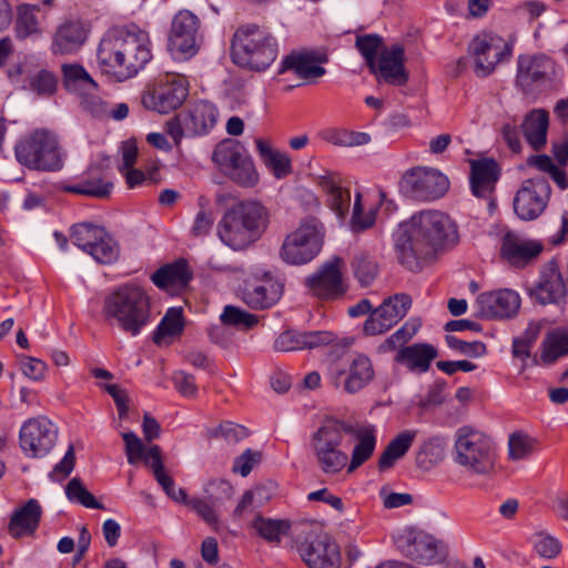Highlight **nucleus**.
Here are the masks:
<instances>
[{
	"mask_svg": "<svg viewBox=\"0 0 568 568\" xmlns=\"http://www.w3.org/2000/svg\"><path fill=\"white\" fill-rule=\"evenodd\" d=\"M457 241L456 225L446 214L423 211L403 224L395 244L397 260L407 270L417 272L439 248Z\"/></svg>",
	"mask_w": 568,
	"mask_h": 568,
	"instance_id": "f257e3e1",
	"label": "nucleus"
},
{
	"mask_svg": "<svg viewBox=\"0 0 568 568\" xmlns=\"http://www.w3.org/2000/svg\"><path fill=\"white\" fill-rule=\"evenodd\" d=\"M97 59L103 73L130 79L152 60L150 36L136 26L112 28L101 39Z\"/></svg>",
	"mask_w": 568,
	"mask_h": 568,
	"instance_id": "f03ea898",
	"label": "nucleus"
},
{
	"mask_svg": "<svg viewBox=\"0 0 568 568\" xmlns=\"http://www.w3.org/2000/svg\"><path fill=\"white\" fill-rule=\"evenodd\" d=\"M102 313L111 325L138 336L152 321L151 300L142 287L122 285L104 298Z\"/></svg>",
	"mask_w": 568,
	"mask_h": 568,
	"instance_id": "7ed1b4c3",
	"label": "nucleus"
},
{
	"mask_svg": "<svg viewBox=\"0 0 568 568\" xmlns=\"http://www.w3.org/2000/svg\"><path fill=\"white\" fill-rule=\"evenodd\" d=\"M268 223L264 205L257 201H241L225 212L219 224V236L233 250H244L262 236Z\"/></svg>",
	"mask_w": 568,
	"mask_h": 568,
	"instance_id": "20e7f679",
	"label": "nucleus"
},
{
	"mask_svg": "<svg viewBox=\"0 0 568 568\" xmlns=\"http://www.w3.org/2000/svg\"><path fill=\"white\" fill-rule=\"evenodd\" d=\"M277 42L256 24L240 28L233 36V61L250 70L264 71L277 57Z\"/></svg>",
	"mask_w": 568,
	"mask_h": 568,
	"instance_id": "39448f33",
	"label": "nucleus"
},
{
	"mask_svg": "<svg viewBox=\"0 0 568 568\" xmlns=\"http://www.w3.org/2000/svg\"><path fill=\"white\" fill-rule=\"evenodd\" d=\"M455 462L467 471L490 476L495 470V450L490 438L470 427H460L455 435Z\"/></svg>",
	"mask_w": 568,
	"mask_h": 568,
	"instance_id": "423d86ee",
	"label": "nucleus"
},
{
	"mask_svg": "<svg viewBox=\"0 0 568 568\" xmlns=\"http://www.w3.org/2000/svg\"><path fill=\"white\" fill-rule=\"evenodd\" d=\"M323 241L324 227L321 221L314 216L306 217L285 236L280 257L292 265L308 263L320 253Z\"/></svg>",
	"mask_w": 568,
	"mask_h": 568,
	"instance_id": "0eeeda50",
	"label": "nucleus"
},
{
	"mask_svg": "<svg viewBox=\"0 0 568 568\" xmlns=\"http://www.w3.org/2000/svg\"><path fill=\"white\" fill-rule=\"evenodd\" d=\"M17 160L39 171H59L63 160L57 139L44 130H37L16 145Z\"/></svg>",
	"mask_w": 568,
	"mask_h": 568,
	"instance_id": "6e6552de",
	"label": "nucleus"
},
{
	"mask_svg": "<svg viewBox=\"0 0 568 568\" xmlns=\"http://www.w3.org/2000/svg\"><path fill=\"white\" fill-rule=\"evenodd\" d=\"M212 161L240 185L253 186L258 180L252 158L237 140L224 139L221 141L213 151Z\"/></svg>",
	"mask_w": 568,
	"mask_h": 568,
	"instance_id": "1a4fd4ad",
	"label": "nucleus"
},
{
	"mask_svg": "<svg viewBox=\"0 0 568 568\" xmlns=\"http://www.w3.org/2000/svg\"><path fill=\"white\" fill-rule=\"evenodd\" d=\"M556 64L546 54L520 55L517 61L516 84L524 95L536 98L551 87Z\"/></svg>",
	"mask_w": 568,
	"mask_h": 568,
	"instance_id": "9d476101",
	"label": "nucleus"
},
{
	"mask_svg": "<svg viewBox=\"0 0 568 568\" xmlns=\"http://www.w3.org/2000/svg\"><path fill=\"white\" fill-rule=\"evenodd\" d=\"M449 187L448 179L436 169L416 166L404 173L399 191L407 199L434 201L442 197Z\"/></svg>",
	"mask_w": 568,
	"mask_h": 568,
	"instance_id": "9b49d317",
	"label": "nucleus"
},
{
	"mask_svg": "<svg viewBox=\"0 0 568 568\" xmlns=\"http://www.w3.org/2000/svg\"><path fill=\"white\" fill-rule=\"evenodd\" d=\"M467 52L474 59V72L479 78L489 75L500 61L511 54L503 38L488 32L475 36Z\"/></svg>",
	"mask_w": 568,
	"mask_h": 568,
	"instance_id": "f8f14e48",
	"label": "nucleus"
},
{
	"mask_svg": "<svg viewBox=\"0 0 568 568\" xmlns=\"http://www.w3.org/2000/svg\"><path fill=\"white\" fill-rule=\"evenodd\" d=\"M551 187L545 176L525 180L514 197V211L523 221L536 220L548 205Z\"/></svg>",
	"mask_w": 568,
	"mask_h": 568,
	"instance_id": "ddd939ff",
	"label": "nucleus"
},
{
	"mask_svg": "<svg viewBox=\"0 0 568 568\" xmlns=\"http://www.w3.org/2000/svg\"><path fill=\"white\" fill-rule=\"evenodd\" d=\"M187 97L185 80L179 75H166L165 80L149 87L142 95V104L159 113L178 109Z\"/></svg>",
	"mask_w": 568,
	"mask_h": 568,
	"instance_id": "4468645a",
	"label": "nucleus"
},
{
	"mask_svg": "<svg viewBox=\"0 0 568 568\" xmlns=\"http://www.w3.org/2000/svg\"><path fill=\"white\" fill-rule=\"evenodd\" d=\"M297 549L308 568H338V546L326 534H316L312 529L305 531L304 540L298 541Z\"/></svg>",
	"mask_w": 568,
	"mask_h": 568,
	"instance_id": "2eb2a0df",
	"label": "nucleus"
},
{
	"mask_svg": "<svg viewBox=\"0 0 568 568\" xmlns=\"http://www.w3.org/2000/svg\"><path fill=\"white\" fill-rule=\"evenodd\" d=\"M58 429L45 417L30 418L27 420L19 435L20 447L31 458L45 456L54 446Z\"/></svg>",
	"mask_w": 568,
	"mask_h": 568,
	"instance_id": "dca6fc26",
	"label": "nucleus"
},
{
	"mask_svg": "<svg viewBox=\"0 0 568 568\" xmlns=\"http://www.w3.org/2000/svg\"><path fill=\"white\" fill-rule=\"evenodd\" d=\"M199 19L189 10L179 11L172 21L169 50L178 58L189 59L197 52L196 33Z\"/></svg>",
	"mask_w": 568,
	"mask_h": 568,
	"instance_id": "f3484780",
	"label": "nucleus"
},
{
	"mask_svg": "<svg viewBox=\"0 0 568 568\" xmlns=\"http://www.w3.org/2000/svg\"><path fill=\"white\" fill-rule=\"evenodd\" d=\"M520 306L519 295L511 290L485 292L477 296L474 308L477 318H509Z\"/></svg>",
	"mask_w": 568,
	"mask_h": 568,
	"instance_id": "a211bd4d",
	"label": "nucleus"
},
{
	"mask_svg": "<svg viewBox=\"0 0 568 568\" xmlns=\"http://www.w3.org/2000/svg\"><path fill=\"white\" fill-rule=\"evenodd\" d=\"M343 265L341 257H333L325 263L317 273L306 278L310 291L323 300H334L344 295L346 287L341 271Z\"/></svg>",
	"mask_w": 568,
	"mask_h": 568,
	"instance_id": "6ab92c4d",
	"label": "nucleus"
},
{
	"mask_svg": "<svg viewBox=\"0 0 568 568\" xmlns=\"http://www.w3.org/2000/svg\"><path fill=\"white\" fill-rule=\"evenodd\" d=\"M404 62V47L394 44L388 49L381 50L378 59L374 62V69H369V71L377 77L378 81L400 87L408 81Z\"/></svg>",
	"mask_w": 568,
	"mask_h": 568,
	"instance_id": "aec40b11",
	"label": "nucleus"
},
{
	"mask_svg": "<svg viewBox=\"0 0 568 568\" xmlns=\"http://www.w3.org/2000/svg\"><path fill=\"white\" fill-rule=\"evenodd\" d=\"M500 170L494 159H480L470 161L469 182L474 196L488 201L494 206L493 193L499 179Z\"/></svg>",
	"mask_w": 568,
	"mask_h": 568,
	"instance_id": "412c9836",
	"label": "nucleus"
},
{
	"mask_svg": "<svg viewBox=\"0 0 568 568\" xmlns=\"http://www.w3.org/2000/svg\"><path fill=\"white\" fill-rule=\"evenodd\" d=\"M567 288L555 262H550L542 271L536 286L530 290V296L540 305H559L566 297Z\"/></svg>",
	"mask_w": 568,
	"mask_h": 568,
	"instance_id": "4be33fe9",
	"label": "nucleus"
},
{
	"mask_svg": "<svg viewBox=\"0 0 568 568\" xmlns=\"http://www.w3.org/2000/svg\"><path fill=\"white\" fill-rule=\"evenodd\" d=\"M542 244L507 232L503 239L501 256L513 266L524 267L542 252Z\"/></svg>",
	"mask_w": 568,
	"mask_h": 568,
	"instance_id": "5701e85b",
	"label": "nucleus"
},
{
	"mask_svg": "<svg viewBox=\"0 0 568 568\" xmlns=\"http://www.w3.org/2000/svg\"><path fill=\"white\" fill-rule=\"evenodd\" d=\"M88 34L89 28L83 21L67 20L54 32L52 50L61 54L77 52L87 41Z\"/></svg>",
	"mask_w": 568,
	"mask_h": 568,
	"instance_id": "b1692460",
	"label": "nucleus"
},
{
	"mask_svg": "<svg viewBox=\"0 0 568 568\" xmlns=\"http://www.w3.org/2000/svg\"><path fill=\"white\" fill-rule=\"evenodd\" d=\"M438 544L433 536L422 530L412 529L406 535L403 552L413 561L429 565L440 560Z\"/></svg>",
	"mask_w": 568,
	"mask_h": 568,
	"instance_id": "393cba45",
	"label": "nucleus"
},
{
	"mask_svg": "<svg viewBox=\"0 0 568 568\" xmlns=\"http://www.w3.org/2000/svg\"><path fill=\"white\" fill-rule=\"evenodd\" d=\"M42 517V507L37 499H29L23 506L17 508L8 524V532L18 539L31 537L36 534Z\"/></svg>",
	"mask_w": 568,
	"mask_h": 568,
	"instance_id": "a878e982",
	"label": "nucleus"
},
{
	"mask_svg": "<svg viewBox=\"0 0 568 568\" xmlns=\"http://www.w3.org/2000/svg\"><path fill=\"white\" fill-rule=\"evenodd\" d=\"M282 284L272 278L257 283H246L242 291V301L251 308L265 310L273 306L282 296Z\"/></svg>",
	"mask_w": 568,
	"mask_h": 568,
	"instance_id": "bb28decb",
	"label": "nucleus"
},
{
	"mask_svg": "<svg viewBox=\"0 0 568 568\" xmlns=\"http://www.w3.org/2000/svg\"><path fill=\"white\" fill-rule=\"evenodd\" d=\"M192 278V272L185 260H180L173 264H168L155 271L151 280L162 290L174 293L185 288Z\"/></svg>",
	"mask_w": 568,
	"mask_h": 568,
	"instance_id": "cd10ccee",
	"label": "nucleus"
},
{
	"mask_svg": "<svg viewBox=\"0 0 568 568\" xmlns=\"http://www.w3.org/2000/svg\"><path fill=\"white\" fill-rule=\"evenodd\" d=\"M323 62L314 52H292L282 62L280 73L293 71L298 78L312 81L326 73V70L318 65Z\"/></svg>",
	"mask_w": 568,
	"mask_h": 568,
	"instance_id": "c85d7f7f",
	"label": "nucleus"
},
{
	"mask_svg": "<svg viewBox=\"0 0 568 568\" xmlns=\"http://www.w3.org/2000/svg\"><path fill=\"white\" fill-rule=\"evenodd\" d=\"M437 355V349L433 345L417 343L399 348L396 353L395 362L404 365L410 372L425 373Z\"/></svg>",
	"mask_w": 568,
	"mask_h": 568,
	"instance_id": "c756f323",
	"label": "nucleus"
},
{
	"mask_svg": "<svg viewBox=\"0 0 568 568\" xmlns=\"http://www.w3.org/2000/svg\"><path fill=\"white\" fill-rule=\"evenodd\" d=\"M349 436L357 440L347 469L352 473L372 457L376 447V429L369 424L354 423Z\"/></svg>",
	"mask_w": 568,
	"mask_h": 568,
	"instance_id": "7c9ffc66",
	"label": "nucleus"
},
{
	"mask_svg": "<svg viewBox=\"0 0 568 568\" xmlns=\"http://www.w3.org/2000/svg\"><path fill=\"white\" fill-rule=\"evenodd\" d=\"M354 423L336 418H327L323 425L313 434V447L338 448L342 445L344 435H351Z\"/></svg>",
	"mask_w": 568,
	"mask_h": 568,
	"instance_id": "2f4dec72",
	"label": "nucleus"
},
{
	"mask_svg": "<svg viewBox=\"0 0 568 568\" xmlns=\"http://www.w3.org/2000/svg\"><path fill=\"white\" fill-rule=\"evenodd\" d=\"M548 112L542 109L531 110L524 119L520 128L528 144L535 150H541L547 143Z\"/></svg>",
	"mask_w": 568,
	"mask_h": 568,
	"instance_id": "473e14b6",
	"label": "nucleus"
},
{
	"mask_svg": "<svg viewBox=\"0 0 568 568\" xmlns=\"http://www.w3.org/2000/svg\"><path fill=\"white\" fill-rule=\"evenodd\" d=\"M185 116V131L190 135L207 133L216 123L217 112L215 106L206 101H200Z\"/></svg>",
	"mask_w": 568,
	"mask_h": 568,
	"instance_id": "72a5a7b5",
	"label": "nucleus"
},
{
	"mask_svg": "<svg viewBox=\"0 0 568 568\" xmlns=\"http://www.w3.org/2000/svg\"><path fill=\"white\" fill-rule=\"evenodd\" d=\"M417 430H404L393 438L381 454L377 467L379 471L390 469L410 448Z\"/></svg>",
	"mask_w": 568,
	"mask_h": 568,
	"instance_id": "f704fd0d",
	"label": "nucleus"
},
{
	"mask_svg": "<svg viewBox=\"0 0 568 568\" xmlns=\"http://www.w3.org/2000/svg\"><path fill=\"white\" fill-rule=\"evenodd\" d=\"M373 378L374 369L371 359L366 355L359 354L352 361L344 389L349 394L356 393Z\"/></svg>",
	"mask_w": 568,
	"mask_h": 568,
	"instance_id": "c9c22d12",
	"label": "nucleus"
},
{
	"mask_svg": "<svg viewBox=\"0 0 568 568\" xmlns=\"http://www.w3.org/2000/svg\"><path fill=\"white\" fill-rule=\"evenodd\" d=\"M541 348L540 361L544 364H552L559 357L568 355V329L549 331L542 341Z\"/></svg>",
	"mask_w": 568,
	"mask_h": 568,
	"instance_id": "e433bc0d",
	"label": "nucleus"
},
{
	"mask_svg": "<svg viewBox=\"0 0 568 568\" xmlns=\"http://www.w3.org/2000/svg\"><path fill=\"white\" fill-rule=\"evenodd\" d=\"M256 149L263 162L278 179L292 172L291 158L281 151L274 150L266 141L256 139Z\"/></svg>",
	"mask_w": 568,
	"mask_h": 568,
	"instance_id": "4c0bfd02",
	"label": "nucleus"
},
{
	"mask_svg": "<svg viewBox=\"0 0 568 568\" xmlns=\"http://www.w3.org/2000/svg\"><path fill=\"white\" fill-rule=\"evenodd\" d=\"M184 328L183 314L181 307L169 308L156 329L153 333L152 339L155 344L161 345L163 339L168 336H179Z\"/></svg>",
	"mask_w": 568,
	"mask_h": 568,
	"instance_id": "58836bf2",
	"label": "nucleus"
},
{
	"mask_svg": "<svg viewBox=\"0 0 568 568\" xmlns=\"http://www.w3.org/2000/svg\"><path fill=\"white\" fill-rule=\"evenodd\" d=\"M257 535L268 542L278 544L282 536L287 535L291 524L285 519H271L257 515L253 520Z\"/></svg>",
	"mask_w": 568,
	"mask_h": 568,
	"instance_id": "ea45409f",
	"label": "nucleus"
},
{
	"mask_svg": "<svg viewBox=\"0 0 568 568\" xmlns=\"http://www.w3.org/2000/svg\"><path fill=\"white\" fill-rule=\"evenodd\" d=\"M39 12V7L34 4H21L18 7L16 21V32L18 38L24 39L41 32L37 17Z\"/></svg>",
	"mask_w": 568,
	"mask_h": 568,
	"instance_id": "a19ab883",
	"label": "nucleus"
},
{
	"mask_svg": "<svg viewBox=\"0 0 568 568\" xmlns=\"http://www.w3.org/2000/svg\"><path fill=\"white\" fill-rule=\"evenodd\" d=\"M63 83L69 90H97L98 84L80 64H64L62 67Z\"/></svg>",
	"mask_w": 568,
	"mask_h": 568,
	"instance_id": "79ce46f5",
	"label": "nucleus"
},
{
	"mask_svg": "<svg viewBox=\"0 0 568 568\" xmlns=\"http://www.w3.org/2000/svg\"><path fill=\"white\" fill-rule=\"evenodd\" d=\"M321 469L325 474L339 473L347 464L348 456L339 448L313 447Z\"/></svg>",
	"mask_w": 568,
	"mask_h": 568,
	"instance_id": "37998d69",
	"label": "nucleus"
},
{
	"mask_svg": "<svg viewBox=\"0 0 568 568\" xmlns=\"http://www.w3.org/2000/svg\"><path fill=\"white\" fill-rule=\"evenodd\" d=\"M113 183L99 179H88L78 185L62 186V190L70 193L81 194L97 199H108L111 195Z\"/></svg>",
	"mask_w": 568,
	"mask_h": 568,
	"instance_id": "c03bdc74",
	"label": "nucleus"
},
{
	"mask_svg": "<svg viewBox=\"0 0 568 568\" xmlns=\"http://www.w3.org/2000/svg\"><path fill=\"white\" fill-rule=\"evenodd\" d=\"M412 306V298L407 294H396L384 300L377 307L387 321L394 326L408 312Z\"/></svg>",
	"mask_w": 568,
	"mask_h": 568,
	"instance_id": "a18cd8bd",
	"label": "nucleus"
},
{
	"mask_svg": "<svg viewBox=\"0 0 568 568\" xmlns=\"http://www.w3.org/2000/svg\"><path fill=\"white\" fill-rule=\"evenodd\" d=\"M352 268L355 277L362 286H368L378 274L377 262L367 253L356 254L352 261Z\"/></svg>",
	"mask_w": 568,
	"mask_h": 568,
	"instance_id": "49530a36",
	"label": "nucleus"
},
{
	"mask_svg": "<svg viewBox=\"0 0 568 568\" xmlns=\"http://www.w3.org/2000/svg\"><path fill=\"white\" fill-rule=\"evenodd\" d=\"M105 230L91 223H79L72 227L73 243L88 253L97 241L101 240Z\"/></svg>",
	"mask_w": 568,
	"mask_h": 568,
	"instance_id": "de8ad7c7",
	"label": "nucleus"
},
{
	"mask_svg": "<svg viewBox=\"0 0 568 568\" xmlns=\"http://www.w3.org/2000/svg\"><path fill=\"white\" fill-rule=\"evenodd\" d=\"M65 495L69 500L79 503L87 508L104 509V506L84 487L78 477L72 478L65 486Z\"/></svg>",
	"mask_w": 568,
	"mask_h": 568,
	"instance_id": "09e8293b",
	"label": "nucleus"
},
{
	"mask_svg": "<svg viewBox=\"0 0 568 568\" xmlns=\"http://www.w3.org/2000/svg\"><path fill=\"white\" fill-rule=\"evenodd\" d=\"M220 320L224 325L245 329H250L258 323L256 315L233 305H226L224 307Z\"/></svg>",
	"mask_w": 568,
	"mask_h": 568,
	"instance_id": "8fccbe9b",
	"label": "nucleus"
},
{
	"mask_svg": "<svg viewBox=\"0 0 568 568\" xmlns=\"http://www.w3.org/2000/svg\"><path fill=\"white\" fill-rule=\"evenodd\" d=\"M88 253L101 264H110L119 257V246L116 242L106 233H103L101 240L88 251Z\"/></svg>",
	"mask_w": 568,
	"mask_h": 568,
	"instance_id": "3c124183",
	"label": "nucleus"
},
{
	"mask_svg": "<svg viewBox=\"0 0 568 568\" xmlns=\"http://www.w3.org/2000/svg\"><path fill=\"white\" fill-rule=\"evenodd\" d=\"M185 505L194 510L212 529L215 531L220 530L221 523L217 511L220 506L213 505L207 498H191Z\"/></svg>",
	"mask_w": 568,
	"mask_h": 568,
	"instance_id": "603ef678",
	"label": "nucleus"
},
{
	"mask_svg": "<svg viewBox=\"0 0 568 568\" xmlns=\"http://www.w3.org/2000/svg\"><path fill=\"white\" fill-rule=\"evenodd\" d=\"M356 48L364 57L368 69H374L376 54L383 45V39L378 34H364L356 38Z\"/></svg>",
	"mask_w": 568,
	"mask_h": 568,
	"instance_id": "864d4df0",
	"label": "nucleus"
},
{
	"mask_svg": "<svg viewBox=\"0 0 568 568\" xmlns=\"http://www.w3.org/2000/svg\"><path fill=\"white\" fill-rule=\"evenodd\" d=\"M534 439L523 433H514L509 437V457L519 460L528 457L534 450Z\"/></svg>",
	"mask_w": 568,
	"mask_h": 568,
	"instance_id": "5fc2aeb1",
	"label": "nucleus"
},
{
	"mask_svg": "<svg viewBox=\"0 0 568 568\" xmlns=\"http://www.w3.org/2000/svg\"><path fill=\"white\" fill-rule=\"evenodd\" d=\"M205 494L213 505L221 506L233 496V486L224 479H212L205 487Z\"/></svg>",
	"mask_w": 568,
	"mask_h": 568,
	"instance_id": "6e6d98bb",
	"label": "nucleus"
},
{
	"mask_svg": "<svg viewBox=\"0 0 568 568\" xmlns=\"http://www.w3.org/2000/svg\"><path fill=\"white\" fill-rule=\"evenodd\" d=\"M328 141L338 146H361L367 144L371 136L365 132L333 131Z\"/></svg>",
	"mask_w": 568,
	"mask_h": 568,
	"instance_id": "4d7b16f0",
	"label": "nucleus"
},
{
	"mask_svg": "<svg viewBox=\"0 0 568 568\" xmlns=\"http://www.w3.org/2000/svg\"><path fill=\"white\" fill-rule=\"evenodd\" d=\"M211 436L222 437L229 443H237L248 436V430L233 422H224L211 430Z\"/></svg>",
	"mask_w": 568,
	"mask_h": 568,
	"instance_id": "13d9d810",
	"label": "nucleus"
},
{
	"mask_svg": "<svg viewBox=\"0 0 568 568\" xmlns=\"http://www.w3.org/2000/svg\"><path fill=\"white\" fill-rule=\"evenodd\" d=\"M30 88L40 95H50L55 92L57 78L47 70H41L30 78Z\"/></svg>",
	"mask_w": 568,
	"mask_h": 568,
	"instance_id": "bf43d9fd",
	"label": "nucleus"
},
{
	"mask_svg": "<svg viewBox=\"0 0 568 568\" xmlns=\"http://www.w3.org/2000/svg\"><path fill=\"white\" fill-rule=\"evenodd\" d=\"M537 537L538 541L535 544V550L540 557L554 559L561 552V542L554 536L539 532Z\"/></svg>",
	"mask_w": 568,
	"mask_h": 568,
	"instance_id": "052dcab7",
	"label": "nucleus"
},
{
	"mask_svg": "<svg viewBox=\"0 0 568 568\" xmlns=\"http://www.w3.org/2000/svg\"><path fill=\"white\" fill-rule=\"evenodd\" d=\"M392 327L393 325L387 321L385 315H383L378 308H375L365 321L363 332L367 336H375L387 332Z\"/></svg>",
	"mask_w": 568,
	"mask_h": 568,
	"instance_id": "680f3d73",
	"label": "nucleus"
},
{
	"mask_svg": "<svg viewBox=\"0 0 568 568\" xmlns=\"http://www.w3.org/2000/svg\"><path fill=\"white\" fill-rule=\"evenodd\" d=\"M81 105L84 111L90 113L93 118L97 119H108L110 113V108L106 102H104L100 97L91 94L90 91H87L82 95Z\"/></svg>",
	"mask_w": 568,
	"mask_h": 568,
	"instance_id": "e2e57ef3",
	"label": "nucleus"
},
{
	"mask_svg": "<svg viewBox=\"0 0 568 568\" xmlns=\"http://www.w3.org/2000/svg\"><path fill=\"white\" fill-rule=\"evenodd\" d=\"M154 478L171 499H173L176 503H187L189 498L186 491L182 488L175 487L174 480L166 473V470L154 475Z\"/></svg>",
	"mask_w": 568,
	"mask_h": 568,
	"instance_id": "0e129e2a",
	"label": "nucleus"
},
{
	"mask_svg": "<svg viewBox=\"0 0 568 568\" xmlns=\"http://www.w3.org/2000/svg\"><path fill=\"white\" fill-rule=\"evenodd\" d=\"M445 339L450 348L456 349L465 355L481 356L486 353V345L481 342H465L453 335H447Z\"/></svg>",
	"mask_w": 568,
	"mask_h": 568,
	"instance_id": "69168bd1",
	"label": "nucleus"
},
{
	"mask_svg": "<svg viewBox=\"0 0 568 568\" xmlns=\"http://www.w3.org/2000/svg\"><path fill=\"white\" fill-rule=\"evenodd\" d=\"M122 438L125 444V454L129 464H136L143 458L145 452L142 440L133 432L123 433Z\"/></svg>",
	"mask_w": 568,
	"mask_h": 568,
	"instance_id": "338daca9",
	"label": "nucleus"
},
{
	"mask_svg": "<svg viewBox=\"0 0 568 568\" xmlns=\"http://www.w3.org/2000/svg\"><path fill=\"white\" fill-rule=\"evenodd\" d=\"M261 460L262 454L260 452L246 449L234 460L233 471L240 473L243 477H246Z\"/></svg>",
	"mask_w": 568,
	"mask_h": 568,
	"instance_id": "774afa93",
	"label": "nucleus"
}]
</instances>
